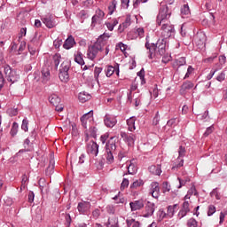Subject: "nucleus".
<instances>
[{
    "label": "nucleus",
    "instance_id": "obj_49",
    "mask_svg": "<svg viewBox=\"0 0 227 227\" xmlns=\"http://www.w3.org/2000/svg\"><path fill=\"white\" fill-rule=\"evenodd\" d=\"M127 187H129V179L123 178L121 184V191H124V189H127Z\"/></svg>",
    "mask_w": 227,
    "mask_h": 227
},
{
    "label": "nucleus",
    "instance_id": "obj_41",
    "mask_svg": "<svg viewBox=\"0 0 227 227\" xmlns=\"http://www.w3.org/2000/svg\"><path fill=\"white\" fill-rule=\"evenodd\" d=\"M116 4H118V2H116V0H113L111 4L108 6L110 15H113V13H114V10H116Z\"/></svg>",
    "mask_w": 227,
    "mask_h": 227
},
{
    "label": "nucleus",
    "instance_id": "obj_12",
    "mask_svg": "<svg viewBox=\"0 0 227 227\" xmlns=\"http://www.w3.org/2000/svg\"><path fill=\"white\" fill-rule=\"evenodd\" d=\"M104 123L108 129H113V127L118 123V120H116L114 115L106 114L104 117Z\"/></svg>",
    "mask_w": 227,
    "mask_h": 227
},
{
    "label": "nucleus",
    "instance_id": "obj_47",
    "mask_svg": "<svg viewBox=\"0 0 227 227\" xmlns=\"http://www.w3.org/2000/svg\"><path fill=\"white\" fill-rule=\"evenodd\" d=\"M193 72H194V68L192 67V66H189L184 79H189V77H191Z\"/></svg>",
    "mask_w": 227,
    "mask_h": 227
},
{
    "label": "nucleus",
    "instance_id": "obj_48",
    "mask_svg": "<svg viewBox=\"0 0 227 227\" xmlns=\"http://www.w3.org/2000/svg\"><path fill=\"white\" fill-rule=\"evenodd\" d=\"M214 214H215V206L209 205L208 206V210H207L208 217H210V215H214Z\"/></svg>",
    "mask_w": 227,
    "mask_h": 227
},
{
    "label": "nucleus",
    "instance_id": "obj_27",
    "mask_svg": "<svg viewBox=\"0 0 227 227\" xmlns=\"http://www.w3.org/2000/svg\"><path fill=\"white\" fill-rule=\"evenodd\" d=\"M126 224L128 227H141V223L134 218L127 219Z\"/></svg>",
    "mask_w": 227,
    "mask_h": 227
},
{
    "label": "nucleus",
    "instance_id": "obj_37",
    "mask_svg": "<svg viewBox=\"0 0 227 227\" xmlns=\"http://www.w3.org/2000/svg\"><path fill=\"white\" fill-rule=\"evenodd\" d=\"M114 70H115L114 67L107 66L105 68V73H106V77H111V75H113V74H114Z\"/></svg>",
    "mask_w": 227,
    "mask_h": 227
},
{
    "label": "nucleus",
    "instance_id": "obj_43",
    "mask_svg": "<svg viewBox=\"0 0 227 227\" xmlns=\"http://www.w3.org/2000/svg\"><path fill=\"white\" fill-rule=\"evenodd\" d=\"M176 125H178V120H176V118H172L170 120L168 121L167 122V127H176Z\"/></svg>",
    "mask_w": 227,
    "mask_h": 227
},
{
    "label": "nucleus",
    "instance_id": "obj_59",
    "mask_svg": "<svg viewBox=\"0 0 227 227\" xmlns=\"http://www.w3.org/2000/svg\"><path fill=\"white\" fill-rule=\"evenodd\" d=\"M61 43H63V40H61V39H56L53 42V45H54V47H56V49H59V47H61Z\"/></svg>",
    "mask_w": 227,
    "mask_h": 227
},
{
    "label": "nucleus",
    "instance_id": "obj_50",
    "mask_svg": "<svg viewBox=\"0 0 227 227\" xmlns=\"http://www.w3.org/2000/svg\"><path fill=\"white\" fill-rule=\"evenodd\" d=\"M100 74H102V67H95L94 77L97 81L98 80Z\"/></svg>",
    "mask_w": 227,
    "mask_h": 227
},
{
    "label": "nucleus",
    "instance_id": "obj_32",
    "mask_svg": "<svg viewBox=\"0 0 227 227\" xmlns=\"http://www.w3.org/2000/svg\"><path fill=\"white\" fill-rule=\"evenodd\" d=\"M192 88H194V83H192V82L187 81L183 83L181 90L187 91V90H192Z\"/></svg>",
    "mask_w": 227,
    "mask_h": 227
},
{
    "label": "nucleus",
    "instance_id": "obj_4",
    "mask_svg": "<svg viewBox=\"0 0 227 227\" xmlns=\"http://www.w3.org/2000/svg\"><path fill=\"white\" fill-rule=\"evenodd\" d=\"M4 72L5 74V77H6L7 81L9 82H12V84H13V82H17V81H19V79H20V75L19 74H17V70L12 69V67H10V66H5L4 67Z\"/></svg>",
    "mask_w": 227,
    "mask_h": 227
},
{
    "label": "nucleus",
    "instance_id": "obj_14",
    "mask_svg": "<svg viewBox=\"0 0 227 227\" xmlns=\"http://www.w3.org/2000/svg\"><path fill=\"white\" fill-rule=\"evenodd\" d=\"M156 208L157 207L155 206V203L148 201L145 205V211L144 214V217H152Z\"/></svg>",
    "mask_w": 227,
    "mask_h": 227
},
{
    "label": "nucleus",
    "instance_id": "obj_35",
    "mask_svg": "<svg viewBox=\"0 0 227 227\" xmlns=\"http://www.w3.org/2000/svg\"><path fill=\"white\" fill-rule=\"evenodd\" d=\"M29 145H31V140H29V138H27L23 143V146L25 149L20 150L19 153H22L24 152H30Z\"/></svg>",
    "mask_w": 227,
    "mask_h": 227
},
{
    "label": "nucleus",
    "instance_id": "obj_11",
    "mask_svg": "<svg viewBox=\"0 0 227 227\" xmlns=\"http://www.w3.org/2000/svg\"><path fill=\"white\" fill-rule=\"evenodd\" d=\"M42 22L48 27L49 29H52V27H56V20L51 14L45 15L42 18Z\"/></svg>",
    "mask_w": 227,
    "mask_h": 227
},
{
    "label": "nucleus",
    "instance_id": "obj_9",
    "mask_svg": "<svg viewBox=\"0 0 227 227\" xmlns=\"http://www.w3.org/2000/svg\"><path fill=\"white\" fill-rule=\"evenodd\" d=\"M87 153L90 157H97L98 155V145L95 141H90L87 144Z\"/></svg>",
    "mask_w": 227,
    "mask_h": 227
},
{
    "label": "nucleus",
    "instance_id": "obj_21",
    "mask_svg": "<svg viewBox=\"0 0 227 227\" xmlns=\"http://www.w3.org/2000/svg\"><path fill=\"white\" fill-rule=\"evenodd\" d=\"M91 118H93V110H90V112H88L87 114H83L81 117L82 127L86 129V124L88 123V120H91Z\"/></svg>",
    "mask_w": 227,
    "mask_h": 227
},
{
    "label": "nucleus",
    "instance_id": "obj_10",
    "mask_svg": "<svg viewBox=\"0 0 227 227\" xmlns=\"http://www.w3.org/2000/svg\"><path fill=\"white\" fill-rule=\"evenodd\" d=\"M98 52H103L100 51V49L96 45L92 44L89 46L88 51H87V58L93 61L97 56H98Z\"/></svg>",
    "mask_w": 227,
    "mask_h": 227
},
{
    "label": "nucleus",
    "instance_id": "obj_2",
    "mask_svg": "<svg viewBox=\"0 0 227 227\" xmlns=\"http://www.w3.org/2000/svg\"><path fill=\"white\" fill-rule=\"evenodd\" d=\"M68 70H70V62L68 60H65L60 65V69L59 74V77L62 82H68V81L70 80Z\"/></svg>",
    "mask_w": 227,
    "mask_h": 227
},
{
    "label": "nucleus",
    "instance_id": "obj_58",
    "mask_svg": "<svg viewBox=\"0 0 227 227\" xmlns=\"http://www.w3.org/2000/svg\"><path fill=\"white\" fill-rule=\"evenodd\" d=\"M188 194H190V196H192V194H194V196H197L198 192L196 191V186H192L191 189L188 191Z\"/></svg>",
    "mask_w": 227,
    "mask_h": 227
},
{
    "label": "nucleus",
    "instance_id": "obj_8",
    "mask_svg": "<svg viewBox=\"0 0 227 227\" xmlns=\"http://www.w3.org/2000/svg\"><path fill=\"white\" fill-rule=\"evenodd\" d=\"M178 154L179 156L176 159V164L172 167V169H178V168H182L184 166V157H185V147L179 146L178 149Z\"/></svg>",
    "mask_w": 227,
    "mask_h": 227
},
{
    "label": "nucleus",
    "instance_id": "obj_1",
    "mask_svg": "<svg viewBox=\"0 0 227 227\" xmlns=\"http://www.w3.org/2000/svg\"><path fill=\"white\" fill-rule=\"evenodd\" d=\"M145 40V47L148 51V58L150 59H153V52H155L157 49L160 56L166 54V51H168V39H159L156 43H150L148 37H146Z\"/></svg>",
    "mask_w": 227,
    "mask_h": 227
},
{
    "label": "nucleus",
    "instance_id": "obj_24",
    "mask_svg": "<svg viewBox=\"0 0 227 227\" xmlns=\"http://www.w3.org/2000/svg\"><path fill=\"white\" fill-rule=\"evenodd\" d=\"M49 102L52 106H59V104L61 102V98L59 97H58V95L52 94L49 97Z\"/></svg>",
    "mask_w": 227,
    "mask_h": 227
},
{
    "label": "nucleus",
    "instance_id": "obj_55",
    "mask_svg": "<svg viewBox=\"0 0 227 227\" xmlns=\"http://www.w3.org/2000/svg\"><path fill=\"white\" fill-rule=\"evenodd\" d=\"M27 33V28L22 27L19 34V40L20 41V39L23 38V36H26Z\"/></svg>",
    "mask_w": 227,
    "mask_h": 227
},
{
    "label": "nucleus",
    "instance_id": "obj_18",
    "mask_svg": "<svg viewBox=\"0 0 227 227\" xmlns=\"http://www.w3.org/2000/svg\"><path fill=\"white\" fill-rule=\"evenodd\" d=\"M114 152H116V143L114 141H113V137H112L111 140L106 142V153H114Z\"/></svg>",
    "mask_w": 227,
    "mask_h": 227
},
{
    "label": "nucleus",
    "instance_id": "obj_33",
    "mask_svg": "<svg viewBox=\"0 0 227 227\" xmlns=\"http://www.w3.org/2000/svg\"><path fill=\"white\" fill-rule=\"evenodd\" d=\"M106 227H118V219L116 218H109L106 223Z\"/></svg>",
    "mask_w": 227,
    "mask_h": 227
},
{
    "label": "nucleus",
    "instance_id": "obj_3",
    "mask_svg": "<svg viewBox=\"0 0 227 227\" xmlns=\"http://www.w3.org/2000/svg\"><path fill=\"white\" fill-rule=\"evenodd\" d=\"M171 17V12L166 5H162L160 9L159 14L157 16V25L166 24V21Z\"/></svg>",
    "mask_w": 227,
    "mask_h": 227
},
{
    "label": "nucleus",
    "instance_id": "obj_26",
    "mask_svg": "<svg viewBox=\"0 0 227 227\" xmlns=\"http://www.w3.org/2000/svg\"><path fill=\"white\" fill-rule=\"evenodd\" d=\"M59 63H61V55L59 53H56L53 55L51 65H53L55 69L58 70Z\"/></svg>",
    "mask_w": 227,
    "mask_h": 227
},
{
    "label": "nucleus",
    "instance_id": "obj_17",
    "mask_svg": "<svg viewBox=\"0 0 227 227\" xmlns=\"http://www.w3.org/2000/svg\"><path fill=\"white\" fill-rule=\"evenodd\" d=\"M122 139L129 145V146H132L134 143L136 142V135L134 134H127V133H121V134Z\"/></svg>",
    "mask_w": 227,
    "mask_h": 227
},
{
    "label": "nucleus",
    "instance_id": "obj_45",
    "mask_svg": "<svg viewBox=\"0 0 227 227\" xmlns=\"http://www.w3.org/2000/svg\"><path fill=\"white\" fill-rule=\"evenodd\" d=\"M114 153H106V160L108 164H113L114 162V156L113 155Z\"/></svg>",
    "mask_w": 227,
    "mask_h": 227
},
{
    "label": "nucleus",
    "instance_id": "obj_61",
    "mask_svg": "<svg viewBox=\"0 0 227 227\" xmlns=\"http://www.w3.org/2000/svg\"><path fill=\"white\" fill-rule=\"evenodd\" d=\"M26 182H27V176L23 175L21 180V189H26Z\"/></svg>",
    "mask_w": 227,
    "mask_h": 227
},
{
    "label": "nucleus",
    "instance_id": "obj_25",
    "mask_svg": "<svg viewBox=\"0 0 227 227\" xmlns=\"http://www.w3.org/2000/svg\"><path fill=\"white\" fill-rule=\"evenodd\" d=\"M127 125H128L129 130L130 132H134V130H136V118L130 117L129 119H128Z\"/></svg>",
    "mask_w": 227,
    "mask_h": 227
},
{
    "label": "nucleus",
    "instance_id": "obj_20",
    "mask_svg": "<svg viewBox=\"0 0 227 227\" xmlns=\"http://www.w3.org/2000/svg\"><path fill=\"white\" fill-rule=\"evenodd\" d=\"M189 212H191V208L189 207V201H184L181 210L178 213V215L179 217H185Z\"/></svg>",
    "mask_w": 227,
    "mask_h": 227
},
{
    "label": "nucleus",
    "instance_id": "obj_38",
    "mask_svg": "<svg viewBox=\"0 0 227 227\" xmlns=\"http://www.w3.org/2000/svg\"><path fill=\"white\" fill-rule=\"evenodd\" d=\"M145 182L143 180L138 179L133 182L132 184H130V189H137V187H141V185H144Z\"/></svg>",
    "mask_w": 227,
    "mask_h": 227
},
{
    "label": "nucleus",
    "instance_id": "obj_51",
    "mask_svg": "<svg viewBox=\"0 0 227 227\" xmlns=\"http://www.w3.org/2000/svg\"><path fill=\"white\" fill-rule=\"evenodd\" d=\"M28 123L29 122L27 121V119H24L22 121L21 129H22V130H24V132H27V130H28V128H27Z\"/></svg>",
    "mask_w": 227,
    "mask_h": 227
},
{
    "label": "nucleus",
    "instance_id": "obj_15",
    "mask_svg": "<svg viewBox=\"0 0 227 227\" xmlns=\"http://www.w3.org/2000/svg\"><path fill=\"white\" fill-rule=\"evenodd\" d=\"M90 208H91V203L88 201L78 203L77 210L81 214H88V212H90Z\"/></svg>",
    "mask_w": 227,
    "mask_h": 227
},
{
    "label": "nucleus",
    "instance_id": "obj_36",
    "mask_svg": "<svg viewBox=\"0 0 227 227\" xmlns=\"http://www.w3.org/2000/svg\"><path fill=\"white\" fill-rule=\"evenodd\" d=\"M54 173V160H50V165L46 168V175L51 176Z\"/></svg>",
    "mask_w": 227,
    "mask_h": 227
},
{
    "label": "nucleus",
    "instance_id": "obj_39",
    "mask_svg": "<svg viewBox=\"0 0 227 227\" xmlns=\"http://www.w3.org/2000/svg\"><path fill=\"white\" fill-rule=\"evenodd\" d=\"M17 132H19V124L17 122H13L10 134L14 137V136H17Z\"/></svg>",
    "mask_w": 227,
    "mask_h": 227
},
{
    "label": "nucleus",
    "instance_id": "obj_60",
    "mask_svg": "<svg viewBox=\"0 0 227 227\" xmlns=\"http://www.w3.org/2000/svg\"><path fill=\"white\" fill-rule=\"evenodd\" d=\"M4 202L7 207H10L13 203V200H12V198L6 197L5 199H4Z\"/></svg>",
    "mask_w": 227,
    "mask_h": 227
},
{
    "label": "nucleus",
    "instance_id": "obj_46",
    "mask_svg": "<svg viewBox=\"0 0 227 227\" xmlns=\"http://www.w3.org/2000/svg\"><path fill=\"white\" fill-rule=\"evenodd\" d=\"M137 76L140 78L141 80V84H145L146 82L145 81V69H141L138 73H137Z\"/></svg>",
    "mask_w": 227,
    "mask_h": 227
},
{
    "label": "nucleus",
    "instance_id": "obj_56",
    "mask_svg": "<svg viewBox=\"0 0 227 227\" xmlns=\"http://www.w3.org/2000/svg\"><path fill=\"white\" fill-rule=\"evenodd\" d=\"M106 210L107 214H112V215L114 214V212H116L114 209V206H113V205L106 206Z\"/></svg>",
    "mask_w": 227,
    "mask_h": 227
},
{
    "label": "nucleus",
    "instance_id": "obj_44",
    "mask_svg": "<svg viewBox=\"0 0 227 227\" xmlns=\"http://www.w3.org/2000/svg\"><path fill=\"white\" fill-rule=\"evenodd\" d=\"M176 63L177 67H184V65H186L187 60L185 59V57H181L176 60Z\"/></svg>",
    "mask_w": 227,
    "mask_h": 227
},
{
    "label": "nucleus",
    "instance_id": "obj_42",
    "mask_svg": "<svg viewBox=\"0 0 227 227\" xmlns=\"http://www.w3.org/2000/svg\"><path fill=\"white\" fill-rule=\"evenodd\" d=\"M130 24H132L130 15H127L125 21L122 23V27H123L122 30L127 29V27H129V26H130Z\"/></svg>",
    "mask_w": 227,
    "mask_h": 227
},
{
    "label": "nucleus",
    "instance_id": "obj_54",
    "mask_svg": "<svg viewBox=\"0 0 227 227\" xmlns=\"http://www.w3.org/2000/svg\"><path fill=\"white\" fill-rule=\"evenodd\" d=\"M159 121H160V115H159V112H157L153 119V125H159Z\"/></svg>",
    "mask_w": 227,
    "mask_h": 227
},
{
    "label": "nucleus",
    "instance_id": "obj_6",
    "mask_svg": "<svg viewBox=\"0 0 227 227\" xmlns=\"http://www.w3.org/2000/svg\"><path fill=\"white\" fill-rule=\"evenodd\" d=\"M174 33H175V27H173L172 26H169L167 23H162L161 36H163L164 40H168V38H171Z\"/></svg>",
    "mask_w": 227,
    "mask_h": 227
},
{
    "label": "nucleus",
    "instance_id": "obj_31",
    "mask_svg": "<svg viewBox=\"0 0 227 227\" xmlns=\"http://www.w3.org/2000/svg\"><path fill=\"white\" fill-rule=\"evenodd\" d=\"M42 76L43 81H49L51 79V70H49V67H45L42 69Z\"/></svg>",
    "mask_w": 227,
    "mask_h": 227
},
{
    "label": "nucleus",
    "instance_id": "obj_13",
    "mask_svg": "<svg viewBox=\"0 0 227 227\" xmlns=\"http://www.w3.org/2000/svg\"><path fill=\"white\" fill-rule=\"evenodd\" d=\"M149 193L152 194L153 198L158 200L159 196H160V186H159L158 182H153L151 184V189Z\"/></svg>",
    "mask_w": 227,
    "mask_h": 227
},
{
    "label": "nucleus",
    "instance_id": "obj_52",
    "mask_svg": "<svg viewBox=\"0 0 227 227\" xmlns=\"http://www.w3.org/2000/svg\"><path fill=\"white\" fill-rule=\"evenodd\" d=\"M226 79V73H224V71H223L217 77H216V81H218V82H223V81H224Z\"/></svg>",
    "mask_w": 227,
    "mask_h": 227
},
{
    "label": "nucleus",
    "instance_id": "obj_40",
    "mask_svg": "<svg viewBox=\"0 0 227 227\" xmlns=\"http://www.w3.org/2000/svg\"><path fill=\"white\" fill-rule=\"evenodd\" d=\"M171 191V184L168 183V181H165L162 183V192L166 194V192H169Z\"/></svg>",
    "mask_w": 227,
    "mask_h": 227
},
{
    "label": "nucleus",
    "instance_id": "obj_7",
    "mask_svg": "<svg viewBox=\"0 0 227 227\" xmlns=\"http://www.w3.org/2000/svg\"><path fill=\"white\" fill-rule=\"evenodd\" d=\"M193 40H194L195 45H197L199 49H203L207 42V35L203 32H198L194 35Z\"/></svg>",
    "mask_w": 227,
    "mask_h": 227
},
{
    "label": "nucleus",
    "instance_id": "obj_23",
    "mask_svg": "<svg viewBox=\"0 0 227 227\" xmlns=\"http://www.w3.org/2000/svg\"><path fill=\"white\" fill-rule=\"evenodd\" d=\"M149 171L152 173V175H156L158 176H160V173H162V170L160 168V165H152L149 167Z\"/></svg>",
    "mask_w": 227,
    "mask_h": 227
},
{
    "label": "nucleus",
    "instance_id": "obj_16",
    "mask_svg": "<svg viewBox=\"0 0 227 227\" xmlns=\"http://www.w3.org/2000/svg\"><path fill=\"white\" fill-rule=\"evenodd\" d=\"M129 207L131 208V212L141 210V208L145 207V201L143 200L131 201L129 203Z\"/></svg>",
    "mask_w": 227,
    "mask_h": 227
},
{
    "label": "nucleus",
    "instance_id": "obj_29",
    "mask_svg": "<svg viewBox=\"0 0 227 227\" xmlns=\"http://www.w3.org/2000/svg\"><path fill=\"white\" fill-rule=\"evenodd\" d=\"M74 61L82 67V65H84V59H82V54L81 53V51H77L76 53H74Z\"/></svg>",
    "mask_w": 227,
    "mask_h": 227
},
{
    "label": "nucleus",
    "instance_id": "obj_5",
    "mask_svg": "<svg viewBox=\"0 0 227 227\" xmlns=\"http://www.w3.org/2000/svg\"><path fill=\"white\" fill-rule=\"evenodd\" d=\"M109 38H111V35H109L108 33H104L103 35L98 37L97 42L94 44H96V46L98 47L99 50L104 52V47L107 45Z\"/></svg>",
    "mask_w": 227,
    "mask_h": 227
},
{
    "label": "nucleus",
    "instance_id": "obj_22",
    "mask_svg": "<svg viewBox=\"0 0 227 227\" xmlns=\"http://www.w3.org/2000/svg\"><path fill=\"white\" fill-rule=\"evenodd\" d=\"M78 99L82 102V104H84V102L91 100V95L86 91H82L79 93Z\"/></svg>",
    "mask_w": 227,
    "mask_h": 227
},
{
    "label": "nucleus",
    "instance_id": "obj_30",
    "mask_svg": "<svg viewBox=\"0 0 227 227\" xmlns=\"http://www.w3.org/2000/svg\"><path fill=\"white\" fill-rule=\"evenodd\" d=\"M181 15H182L183 19H185V17H188V16L191 15V9H189V5L188 4H184L181 8Z\"/></svg>",
    "mask_w": 227,
    "mask_h": 227
},
{
    "label": "nucleus",
    "instance_id": "obj_34",
    "mask_svg": "<svg viewBox=\"0 0 227 227\" xmlns=\"http://www.w3.org/2000/svg\"><path fill=\"white\" fill-rule=\"evenodd\" d=\"M126 168H128L129 175H135V173L137 171L136 165L132 163H127Z\"/></svg>",
    "mask_w": 227,
    "mask_h": 227
},
{
    "label": "nucleus",
    "instance_id": "obj_19",
    "mask_svg": "<svg viewBox=\"0 0 227 227\" xmlns=\"http://www.w3.org/2000/svg\"><path fill=\"white\" fill-rule=\"evenodd\" d=\"M74 45H75V39L74 38V36L69 35L64 44H63V48L67 49V51L72 49V47H74Z\"/></svg>",
    "mask_w": 227,
    "mask_h": 227
},
{
    "label": "nucleus",
    "instance_id": "obj_53",
    "mask_svg": "<svg viewBox=\"0 0 227 227\" xmlns=\"http://www.w3.org/2000/svg\"><path fill=\"white\" fill-rule=\"evenodd\" d=\"M187 224L189 227H196V226H198V222H196V219L191 218L188 220Z\"/></svg>",
    "mask_w": 227,
    "mask_h": 227
},
{
    "label": "nucleus",
    "instance_id": "obj_64",
    "mask_svg": "<svg viewBox=\"0 0 227 227\" xmlns=\"http://www.w3.org/2000/svg\"><path fill=\"white\" fill-rule=\"evenodd\" d=\"M80 17H81V19H88V12H86V11H84V10H82V11H81L80 12Z\"/></svg>",
    "mask_w": 227,
    "mask_h": 227
},
{
    "label": "nucleus",
    "instance_id": "obj_62",
    "mask_svg": "<svg viewBox=\"0 0 227 227\" xmlns=\"http://www.w3.org/2000/svg\"><path fill=\"white\" fill-rule=\"evenodd\" d=\"M96 15L99 18V20H103L104 16L106 15L102 10H98L96 12Z\"/></svg>",
    "mask_w": 227,
    "mask_h": 227
},
{
    "label": "nucleus",
    "instance_id": "obj_63",
    "mask_svg": "<svg viewBox=\"0 0 227 227\" xmlns=\"http://www.w3.org/2000/svg\"><path fill=\"white\" fill-rule=\"evenodd\" d=\"M35 201V192H29L28 193V203H33Z\"/></svg>",
    "mask_w": 227,
    "mask_h": 227
},
{
    "label": "nucleus",
    "instance_id": "obj_28",
    "mask_svg": "<svg viewBox=\"0 0 227 227\" xmlns=\"http://www.w3.org/2000/svg\"><path fill=\"white\" fill-rule=\"evenodd\" d=\"M177 208H178V204H175L173 206H168V210H167V215H168V217H173V215H175V212L177 210Z\"/></svg>",
    "mask_w": 227,
    "mask_h": 227
},
{
    "label": "nucleus",
    "instance_id": "obj_57",
    "mask_svg": "<svg viewBox=\"0 0 227 227\" xmlns=\"http://www.w3.org/2000/svg\"><path fill=\"white\" fill-rule=\"evenodd\" d=\"M120 196L119 195H115L113 200H114L115 203H117V205H120V203H125V199L121 198L119 199Z\"/></svg>",
    "mask_w": 227,
    "mask_h": 227
}]
</instances>
